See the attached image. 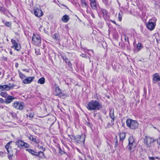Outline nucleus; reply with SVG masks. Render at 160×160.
Segmentation results:
<instances>
[{
    "instance_id": "obj_39",
    "label": "nucleus",
    "mask_w": 160,
    "mask_h": 160,
    "mask_svg": "<svg viewBox=\"0 0 160 160\" xmlns=\"http://www.w3.org/2000/svg\"><path fill=\"white\" fill-rule=\"evenodd\" d=\"M5 154L3 152H0V157H3L5 156Z\"/></svg>"
},
{
    "instance_id": "obj_19",
    "label": "nucleus",
    "mask_w": 160,
    "mask_h": 160,
    "mask_svg": "<svg viewBox=\"0 0 160 160\" xmlns=\"http://www.w3.org/2000/svg\"><path fill=\"white\" fill-rule=\"evenodd\" d=\"M53 38L56 42H57L58 43L59 42L60 39V36L58 33H55L53 36Z\"/></svg>"
},
{
    "instance_id": "obj_35",
    "label": "nucleus",
    "mask_w": 160,
    "mask_h": 160,
    "mask_svg": "<svg viewBox=\"0 0 160 160\" xmlns=\"http://www.w3.org/2000/svg\"><path fill=\"white\" fill-rule=\"evenodd\" d=\"M35 53L37 55H40L41 54L39 50V48H35Z\"/></svg>"
},
{
    "instance_id": "obj_22",
    "label": "nucleus",
    "mask_w": 160,
    "mask_h": 160,
    "mask_svg": "<svg viewBox=\"0 0 160 160\" xmlns=\"http://www.w3.org/2000/svg\"><path fill=\"white\" fill-rule=\"evenodd\" d=\"M69 17L68 15H65L62 17V20L63 22L66 23L69 20Z\"/></svg>"
},
{
    "instance_id": "obj_27",
    "label": "nucleus",
    "mask_w": 160,
    "mask_h": 160,
    "mask_svg": "<svg viewBox=\"0 0 160 160\" xmlns=\"http://www.w3.org/2000/svg\"><path fill=\"white\" fill-rule=\"evenodd\" d=\"M0 95L2 97L6 98H7L8 95L6 92H1Z\"/></svg>"
},
{
    "instance_id": "obj_29",
    "label": "nucleus",
    "mask_w": 160,
    "mask_h": 160,
    "mask_svg": "<svg viewBox=\"0 0 160 160\" xmlns=\"http://www.w3.org/2000/svg\"><path fill=\"white\" fill-rule=\"evenodd\" d=\"M111 123L110 122H108L107 125L106 126L105 128H109L111 127H112L114 124V122H111Z\"/></svg>"
},
{
    "instance_id": "obj_7",
    "label": "nucleus",
    "mask_w": 160,
    "mask_h": 160,
    "mask_svg": "<svg viewBox=\"0 0 160 160\" xmlns=\"http://www.w3.org/2000/svg\"><path fill=\"white\" fill-rule=\"evenodd\" d=\"M12 106L14 108L17 109L22 110L23 109L24 107V105L23 103L21 102H18L16 101L12 103Z\"/></svg>"
},
{
    "instance_id": "obj_14",
    "label": "nucleus",
    "mask_w": 160,
    "mask_h": 160,
    "mask_svg": "<svg viewBox=\"0 0 160 160\" xmlns=\"http://www.w3.org/2000/svg\"><path fill=\"white\" fill-rule=\"evenodd\" d=\"M10 142H8L5 146V148L8 152V155L11 157L13 155V153L11 150V147H10Z\"/></svg>"
},
{
    "instance_id": "obj_13",
    "label": "nucleus",
    "mask_w": 160,
    "mask_h": 160,
    "mask_svg": "<svg viewBox=\"0 0 160 160\" xmlns=\"http://www.w3.org/2000/svg\"><path fill=\"white\" fill-rule=\"evenodd\" d=\"M34 78V77H28L23 80V82L25 84H29L33 80Z\"/></svg>"
},
{
    "instance_id": "obj_30",
    "label": "nucleus",
    "mask_w": 160,
    "mask_h": 160,
    "mask_svg": "<svg viewBox=\"0 0 160 160\" xmlns=\"http://www.w3.org/2000/svg\"><path fill=\"white\" fill-rule=\"evenodd\" d=\"M81 2L82 7H86L87 6V4L85 0H81Z\"/></svg>"
},
{
    "instance_id": "obj_37",
    "label": "nucleus",
    "mask_w": 160,
    "mask_h": 160,
    "mask_svg": "<svg viewBox=\"0 0 160 160\" xmlns=\"http://www.w3.org/2000/svg\"><path fill=\"white\" fill-rule=\"evenodd\" d=\"M9 113L12 116L15 118L16 116V115L15 113L13 112H10Z\"/></svg>"
},
{
    "instance_id": "obj_8",
    "label": "nucleus",
    "mask_w": 160,
    "mask_h": 160,
    "mask_svg": "<svg viewBox=\"0 0 160 160\" xmlns=\"http://www.w3.org/2000/svg\"><path fill=\"white\" fill-rule=\"evenodd\" d=\"M154 141L152 138L149 137L145 136L144 139V142L148 147H150V145Z\"/></svg>"
},
{
    "instance_id": "obj_38",
    "label": "nucleus",
    "mask_w": 160,
    "mask_h": 160,
    "mask_svg": "<svg viewBox=\"0 0 160 160\" xmlns=\"http://www.w3.org/2000/svg\"><path fill=\"white\" fill-rule=\"evenodd\" d=\"M129 8V5L128 3H127V5L123 7V9L125 10H126Z\"/></svg>"
},
{
    "instance_id": "obj_1",
    "label": "nucleus",
    "mask_w": 160,
    "mask_h": 160,
    "mask_svg": "<svg viewBox=\"0 0 160 160\" xmlns=\"http://www.w3.org/2000/svg\"><path fill=\"white\" fill-rule=\"evenodd\" d=\"M86 107L89 110H99L102 108V106L98 101L92 100L88 103Z\"/></svg>"
},
{
    "instance_id": "obj_46",
    "label": "nucleus",
    "mask_w": 160,
    "mask_h": 160,
    "mask_svg": "<svg viewBox=\"0 0 160 160\" xmlns=\"http://www.w3.org/2000/svg\"><path fill=\"white\" fill-rule=\"evenodd\" d=\"M80 56L82 57H85L86 56V55L84 54H81Z\"/></svg>"
},
{
    "instance_id": "obj_34",
    "label": "nucleus",
    "mask_w": 160,
    "mask_h": 160,
    "mask_svg": "<svg viewBox=\"0 0 160 160\" xmlns=\"http://www.w3.org/2000/svg\"><path fill=\"white\" fill-rule=\"evenodd\" d=\"M101 11L104 17L106 16L107 15V11L104 9H102Z\"/></svg>"
},
{
    "instance_id": "obj_41",
    "label": "nucleus",
    "mask_w": 160,
    "mask_h": 160,
    "mask_svg": "<svg viewBox=\"0 0 160 160\" xmlns=\"http://www.w3.org/2000/svg\"><path fill=\"white\" fill-rule=\"evenodd\" d=\"M34 116V114L33 113H30L29 115V117L30 118H33Z\"/></svg>"
},
{
    "instance_id": "obj_28",
    "label": "nucleus",
    "mask_w": 160,
    "mask_h": 160,
    "mask_svg": "<svg viewBox=\"0 0 160 160\" xmlns=\"http://www.w3.org/2000/svg\"><path fill=\"white\" fill-rule=\"evenodd\" d=\"M61 58L62 59H63V60H65V62L66 63H70V64H71V63L70 62L69 60L68 59L66 58V56H62Z\"/></svg>"
},
{
    "instance_id": "obj_5",
    "label": "nucleus",
    "mask_w": 160,
    "mask_h": 160,
    "mask_svg": "<svg viewBox=\"0 0 160 160\" xmlns=\"http://www.w3.org/2000/svg\"><path fill=\"white\" fill-rule=\"evenodd\" d=\"M11 42L12 44V46H11L12 48L18 51H19L20 50L21 47L20 43H19L13 39L11 40Z\"/></svg>"
},
{
    "instance_id": "obj_53",
    "label": "nucleus",
    "mask_w": 160,
    "mask_h": 160,
    "mask_svg": "<svg viewBox=\"0 0 160 160\" xmlns=\"http://www.w3.org/2000/svg\"><path fill=\"white\" fill-rule=\"evenodd\" d=\"M96 114H95V113H94V117H95V116H96Z\"/></svg>"
},
{
    "instance_id": "obj_50",
    "label": "nucleus",
    "mask_w": 160,
    "mask_h": 160,
    "mask_svg": "<svg viewBox=\"0 0 160 160\" xmlns=\"http://www.w3.org/2000/svg\"><path fill=\"white\" fill-rule=\"evenodd\" d=\"M10 54L11 55H12L13 52H12V51H10Z\"/></svg>"
},
{
    "instance_id": "obj_31",
    "label": "nucleus",
    "mask_w": 160,
    "mask_h": 160,
    "mask_svg": "<svg viewBox=\"0 0 160 160\" xmlns=\"http://www.w3.org/2000/svg\"><path fill=\"white\" fill-rule=\"evenodd\" d=\"M142 48V46L141 44L139 43H138L137 45V51L138 52Z\"/></svg>"
},
{
    "instance_id": "obj_10",
    "label": "nucleus",
    "mask_w": 160,
    "mask_h": 160,
    "mask_svg": "<svg viewBox=\"0 0 160 160\" xmlns=\"http://www.w3.org/2000/svg\"><path fill=\"white\" fill-rule=\"evenodd\" d=\"M152 82L153 83H156L160 81V76L158 73H155L152 76Z\"/></svg>"
},
{
    "instance_id": "obj_54",
    "label": "nucleus",
    "mask_w": 160,
    "mask_h": 160,
    "mask_svg": "<svg viewBox=\"0 0 160 160\" xmlns=\"http://www.w3.org/2000/svg\"><path fill=\"white\" fill-rule=\"evenodd\" d=\"M1 74V72H0V75Z\"/></svg>"
},
{
    "instance_id": "obj_45",
    "label": "nucleus",
    "mask_w": 160,
    "mask_h": 160,
    "mask_svg": "<svg viewBox=\"0 0 160 160\" xmlns=\"http://www.w3.org/2000/svg\"><path fill=\"white\" fill-rule=\"evenodd\" d=\"M110 21L112 22V23H114V24L116 25H117V23H116V22L115 21H113V20H111Z\"/></svg>"
},
{
    "instance_id": "obj_24",
    "label": "nucleus",
    "mask_w": 160,
    "mask_h": 160,
    "mask_svg": "<svg viewBox=\"0 0 160 160\" xmlns=\"http://www.w3.org/2000/svg\"><path fill=\"white\" fill-rule=\"evenodd\" d=\"M126 136V133L123 132H122L119 134L120 140L121 141H123L124 139Z\"/></svg>"
},
{
    "instance_id": "obj_15",
    "label": "nucleus",
    "mask_w": 160,
    "mask_h": 160,
    "mask_svg": "<svg viewBox=\"0 0 160 160\" xmlns=\"http://www.w3.org/2000/svg\"><path fill=\"white\" fill-rule=\"evenodd\" d=\"M73 138L75 140H77L78 141L83 142L85 140V135H78Z\"/></svg>"
},
{
    "instance_id": "obj_3",
    "label": "nucleus",
    "mask_w": 160,
    "mask_h": 160,
    "mask_svg": "<svg viewBox=\"0 0 160 160\" xmlns=\"http://www.w3.org/2000/svg\"><path fill=\"white\" fill-rule=\"evenodd\" d=\"M157 20L155 18L150 19L146 24V27L148 29L150 30H153L156 26L155 22Z\"/></svg>"
},
{
    "instance_id": "obj_36",
    "label": "nucleus",
    "mask_w": 160,
    "mask_h": 160,
    "mask_svg": "<svg viewBox=\"0 0 160 160\" xmlns=\"http://www.w3.org/2000/svg\"><path fill=\"white\" fill-rule=\"evenodd\" d=\"M1 12H2L3 13H5L6 12V10L4 7H1L0 8Z\"/></svg>"
},
{
    "instance_id": "obj_21",
    "label": "nucleus",
    "mask_w": 160,
    "mask_h": 160,
    "mask_svg": "<svg viewBox=\"0 0 160 160\" xmlns=\"http://www.w3.org/2000/svg\"><path fill=\"white\" fill-rule=\"evenodd\" d=\"M109 116L112 119L111 122H114L115 120V116L114 115V110L111 109L109 113Z\"/></svg>"
},
{
    "instance_id": "obj_43",
    "label": "nucleus",
    "mask_w": 160,
    "mask_h": 160,
    "mask_svg": "<svg viewBox=\"0 0 160 160\" xmlns=\"http://www.w3.org/2000/svg\"><path fill=\"white\" fill-rule=\"evenodd\" d=\"M148 158L149 160H155V158H154L153 157H148Z\"/></svg>"
},
{
    "instance_id": "obj_9",
    "label": "nucleus",
    "mask_w": 160,
    "mask_h": 160,
    "mask_svg": "<svg viewBox=\"0 0 160 160\" xmlns=\"http://www.w3.org/2000/svg\"><path fill=\"white\" fill-rule=\"evenodd\" d=\"M34 14L38 17H40L43 15V13L41 9L37 8L33 9Z\"/></svg>"
},
{
    "instance_id": "obj_18",
    "label": "nucleus",
    "mask_w": 160,
    "mask_h": 160,
    "mask_svg": "<svg viewBox=\"0 0 160 160\" xmlns=\"http://www.w3.org/2000/svg\"><path fill=\"white\" fill-rule=\"evenodd\" d=\"M26 150L28 151L29 153H30L33 156H39L40 153H43V152H39L38 153L37 152H36L33 150L30 149H26Z\"/></svg>"
},
{
    "instance_id": "obj_32",
    "label": "nucleus",
    "mask_w": 160,
    "mask_h": 160,
    "mask_svg": "<svg viewBox=\"0 0 160 160\" xmlns=\"http://www.w3.org/2000/svg\"><path fill=\"white\" fill-rule=\"evenodd\" d=\"M122 12H120L118 14V20L121 21L122 20Z\"/></svg>"
},
{
    "instance_id": "obj_11",
    "label": "nucleus",
    "mask_w": 160,
    "mask_h": 160,
    "mask_svg": "<svg viewBox=\"0 0 160 160\" xmlns=\"http://www.w3.org/2000/svg\"><path fill=\"white\" fill-rule=\"evenodd\" d=\"M16 144L19 147L24 146L25 147H28V144L27 143L24 142L22 141H18L16 142Z\"/></svg>"
},
{
    "instance_id": "obj_26",
    "label": "nucleus",
    "mask_w": 160,
    "mask_h": 160,
    "mask_svg": "<svg viewBox=\"0 0 160 160\" xmlns=\"http://www.w3.org/2000/svg\"><path fill=\"white\" fill-rule=\"evenodd\" d=\"M45 82V79L43 77H42L39 79L38 81V83L41 84H43Z\"/></svg>"
},
{
    "instance_id": "obj_51",
    "label": "nucleus",
    "mask_w": 160,
    "mask_h": 160,
    "mask_svg": "<svg viewBox=\"0 0 160 160\" xmlns=\"http://www.w3.org/2000/svg\"><path fill=\"white\" fill-rule=\"evenodd\" d=\"M154 158H155V159H159V158L158 157H154Z\"/></svg>"
},
{
    "instance_id": "obj_44",
    "label": "nucleus",
    "mask_w": 160,
    "mask_h": 160,
    "mask_svg": "<svg viewBox=\"0 0 160 160\" xmlns=\"http://www.w3.org/2000/svg\"><path fill=\"white\" fill-rule=\"evenodd\" d=\"M4 102V100L2 98H0V103H2Z\"/></svg>"
},
{
    "instance_id": "obj_25",
    "label": "nucleus",
    "mask_w": 160,
    "mask_h": 160,
    "mask_svg": "<svg viewBox=\"0 0 160 160\" xmlns=\"http://www.w3.org/2000/svg\"><path fill=\"white\" fill-rule=\"evenodd\" d=\"M2 22L6 26L10 28L11 27V22L6 21L4 20H2Z\"/></svg>"
},
{
    "instance_id": "obj_33",
    "label": "nucleus",
    "mask_w": 160,
    "mask_h": 160,
    "mask_svg": "<svg viewBox=\"0 0 160 160\" xmlns=\"http://www.w3.org/2000/svg\"><path fill=\"white\" fill-rule=\"evenodd\" d=\"M20 77L22 79H23L26 77V76L21 72H19Z\"/></svg>"
},
{
    "instance_id": "obj_23",
    "label": "nucleus",
    "mask_w": 160,
    "mask_h": 160,
    "mask_svg": "<svg viewBox=\"0 0 160 160\" xmlns=\"http://www.w3.org/2000/svg\"><path fill=\"white\" fill-rule=\"evenodd\" d=\"M62 92L61 90L60 89L58 86L56 87L55 90L54 94L56 96L58 95Z\"/></svg>"
},
{
    "instance_id": "obj_47",
    "label": "nucleus",
    "mask_w": 160,
    "mask_h": 160,
    "mask_svg": "<svg viewBox=\"0 0 160 160\" xmlns=\"http://www.w3.org/2000/svg\"><path fill=\"white\" fill-rule=\"evenodd\" d=\"M91 16L93 18H95V16L92 13Z\"/></svg>"
},
{
    "instance_id": "obj_4",
    "label": "nucleus",
    "mask_w": 160,
    "mask_h": 160,
    "mask_svg": "<svg viewBox=\"0 0 160 160\" xmlns=\"http://www.w3.org/2000/svg\"><path fill=\"white\" fill-rule=\"evenodd\" d=\"M128 149L130 150L135 148L136 146V142L133 136H131L128 138Z\"/></svg>"
},
{
    "instance_id": "obj_6",
    "label": "nucleus",
    "mask_w": 160,
    "mask_h": 160,
    "mask_svg": "<svg viewBox=\"0 0 160 160\" xmlns=\"http://www.w3.org/2000/svg\"><path fill=\"white\" fill-rule=\"evenodd\" d=\"M32 41L33 43L36 45H39L41 42V38L40 36L38 35L33 34L32 37Z\"/></svg>"
},
{
    "instance_id": "obj_52",
    "label": "nucleus",
    "mask_w": 160,
    "mask_h": 160,
    "mask_svg": "<svg viewBox=\"0 0 160 160\" xmlns=\"http://www.w3.org/2000/svg\"><path fill=\"white\" fill-rule=\"evenodd\" d=\"M40 148L41 149H43V147H42V146L40 147Z\"/></svg>"
},
{
    "instance_id": "obj_12",
    "label": "nucleus",
    "mask_w": 160,
    "mask_h": 160,
    "mask_svg": "<svg viewBox=\"0 0 160 160\" xmlns=\"http://www.w3.org/2000/svg\"><path fill=\"white\" fill-rule=\"evenodd\" d=\"M13 87L12 86H9L8 85H0V89L2 91L7 90L8 91L13 88Z\"/></svg>"
},
{
    "instance_id": "obj_16",
    "label": "nucleus",
    "mask_w": 160,
    "mask_h": 160,
    "mask_svg": "<svg viewBox=\"0 0 160 160\" xmlns=\"http://www.w3.org/2000/svg\"><path fill=\"white\" fill-rule=\"evenodd\" d=\"M91 7L93 9H96L97 8L98 5L97 2V0H89Z\"/></svg>"
},
{
    "instance_id": "obj_42",
    "label": "nucleus",
    "mask_w": 160,
    "mask_h": 160,
    "mask_svg": "<svg viewBox=\"0 0 160 160\" xmlns=\"http://www.w3.org/2000/svg\"><path fill=\"white\" fill-rule=\"evenodd\" d=\"M103 2L106 5L108 3V0H102Z\"/></svg>"
},
{
    "instance_id": "obj_2",
    "label": "nucleus",
    "mask_w": 160,
    "mask_h": 160,
    "mask_svg": "<svg viewBox=\"0 0 160 160\" xmlns=\"http://www.w3.org/2000/svg\"><path fill=\"white\" fill-rule=\"evenodd\" d=\"M126 124L127 127L132 129H135L138 127V122L135 120L131 119H128L126 121Z\"/></svg>"
},
{
    "instance_id": "obj_48",
    "label": "nucleus",
    "mask_w": 160,
    "mask_h": 160,
    "mask_svg": "<svg viewBox=\"0 0 160 160\" xmlns=\"http://www.w3.org/2000/svg\"><path fill=\"white\" fill-rule=\"evenodd\" d=\"M2 50V48L1 47H0V52H1Z\"/></svg>"
},
{
    "instance_id": "obj_17",
    "label": "nucleus",
    "mask_w": 160,
    "mask_h": 160,
    "mask_svg": "<svg viewBox=\"0 0 160 160\" xmlns=\"http://www.w3.org/2000/svg\"><path fill=\"white\" fill-rule=\"evenodd\" d=\"M15 98V97L13 96L8 95V96L7 97L5 100V102L6 103L9 104Z\"/></svg>"
},
{
    "instance_id": "obj_49",
    "label": "nucleus",
    "mask_w": 160,
    "mask_h": 160,
    "mask_svg": "<svg viewBox=\"0 0 160 160\" xmlns=\"http://www.w3.org/2000/svg\"><path fill=\"white\" fill-rule=\"evenodd\" d=\"M77 150L79 152H81L80 150L78 148H77Z\"/></svg>"
},
{
    "instance_id": "obj_55",
    "label": "nucleus",
    "mask_w": 160,
    "mask_h": 160,
    "mask_svg": "<svg viewBox=\"0 0 160 160\" xmlns=\"http://www.w3.org/2000/svg\"><path fill=\"white\" fill-rule=\"evenodd\" d=\"M118 143V142L117 141H116V143Z\"/></svg>"
},
{
    "instance_id": "obj_20",
    "label": "nucleus",
    "mask_w": 160,
    "mask_h": 160,
    "mask_svg": "<svg viewBox=\"0 0 160 160\" xmlns=\"http://www.w3.org/2000/svg\"><path fill=\"white\" fill-rule=\"evenodd\" d=\"M29 139L37 144H38L39 143V140L37 139V138L35 136L30 135L29 137Z\"/></svg>"
},
{
    "instance_id": "obj_40",
    "label": "nucleus",
    "mask_w": 160,
    "mask_h": 160,
    "mask_svg": "<svg viewBox=\"0 0 160 160\" xmlns=\"http://www.w3.org/2000/svg\"><path fill=\"white\" fill-rule=\"evenodd\" d=\"M124 40L126 42H129L128 37L126 35H124Z\"/></svg>"
}]
</instances>
